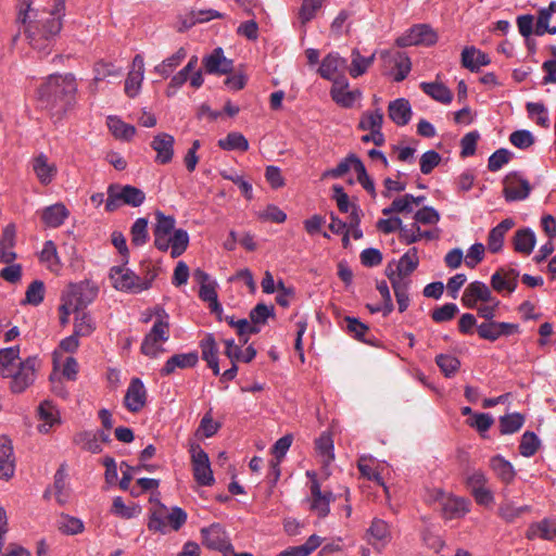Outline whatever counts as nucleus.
Wrapping results in <instances>:
<instances>
[{
    "instance_id": "1",
    "label": "nucleus",
    "mask_w": 556,
    "mask_h": 556,
    "mask_svg": "<svg viewBox=\"0 0 556 556\" xmlns=\"http://www.w3.org/2000/svg\"><path fill=\"white\" fill-rule=\"evenodd\" d=\"M65 1L54 0L50 10H24L17 12L16 22L23 27L29 45L43 54H49L62 29Z\"/></svg>"
},
{
    "instance_id": "2",
    "label": "nucleus",
    "mask_w": 556,
    "mask_h": 556,
    "mask_svg": "<svg viewBox=\"0 0 556 556\" xmlns=\"http://www.w3.org/2000/svg\"><path fill=\"white\" fill-rule=\"evenodd\" d=\"M76 79L72 74L51 75L38 90L39 100L61 118L75 103Z\"/></svg>"
},
{
    "instance_id": "3",
    "label": "nucleus",
    "mask_w": 556,
    "mask_h": 556,
    "mask_svg": "<svg viewBox=\"0 0 556 556\" xmlns=\"http://www.w3.org/2000/svg\"><path fill=\"white\" fill-rule=\"evenodd\" d=\"M152 506L149 509L148 529L152 532L167 534L179 531L186 523L188 515L178 507H167L157 498L150 500Z\"/></svg>"
},
{
    "instance_id": "4",
    "label": "nucleus",
    "mask_w": 556,
    "mask_h": 556,
    "mask_svg": "<svg viewBox=\"0 0 556 556\" xmlns=\"http://www.w3.org/2000/svg\"><path fill=\"white\" fill-rule=\"evenodd\" d=\"M155 319L140 346L143 355L156 358L165 352L163 344L169 339V316L161 306H155Z\"/></svg>"
},
{
    "instance_id": "5",
    "label": "nucleus",
    "mask_w": 556,
    "mask_h": 556,
    "mask_svg": "<svg viewBox=\"0 0 556 556\" xmlns=\"http://www.w3.org/2000/svg\"><path fill=\"white\" fill-rule=\"evenodd\" d=\"M157 273L148 266L143 277L124 266H114L110 269V279L113 287L127 293H140L151 288Z\"/></svg>"
},
{
    "instance_id": "6",
    "label": "nucleus",
    "mask_w": 556,
    "mask_h": 556,
    "mask_svg": "<svg viewBox=\"0 0 556 556\" xmlns=\"http://www.w3.org/2000/svg\"><path fill=\"white\" fill-rule=\"evenodd\" d=\"M40 361L36 356H29L18 361L12 368L3 370L2 378L9 380V389L12 393L18 394L26 391L36 380Z\"/></svg>"
},
{
    "instance_id": "7",
    "label": "nucleus",
    "mask_w": 556,
    "mask_h": 556,
    "mask_svg": "<svg viewBox=\"0 0 556 556\" xmlns=\"http://www.w3.org/2000/svg\"><path fill=\"white\" fill-rule=\"evenodd\" d=\"M144 200L146 194L141 189L130 185L121 186L113 184L108 188L105 210L108 212H113L123 204L138 207L144 202Z\"/></svg>"
},
{
    "instance_id": "8",
    "label": "nucleus",
    "mask_w": 556,
    "mask_h": 556,
    "mask_svg": "<svg viewBox=\"0 0 556 556\" xmlns=\"http://www.w3.org/2000/svg\"><path fill=\"white\" fill-rule=\"evenodd\" d=\"M97 293V289L88 283H74L70 285L63 293L62 302L78 313L94 300Z\"/></svg>"
},
{
    "instance_id": "9",
    "label": "nucleus",
    "mask_w": 556,
    "mask_h": 556,
    "mask_svg": "<svg viewBox=\"0 0 556 556\" xmlns=\"http://www.w3.org/2000/svg\"><path fill=\"white\" fill-rule=\"evenodd\" d=\"M438 41L434 29L427 24H417L410 27L405 34L397 37L396 46L401 48L410 46H433Z\"/></svg>"
},
{
    "instance_id": "10",
    "label": "nucleus",
    "mask_w": 556,
    "mask_h": 556,
    "mask_svg": "<svg viewBox=\"0 0 556 556\" xmlns=\"http://www.w3.org/2000/svg\"><path fill=\"white\" fill-rule=\"evenodd\" d=\"M306 475L311 478V495L307 498L309 509L318 517L325 518L330 511L329 506L334 501V495L331 491H321L315 472L307 471Z\"/></svg>"
},
{
    "instance_id": "11",
    "label": "nucleus",
    "mask_w": 556,
    "mask_h": 556,
    "mask_svg": "<svg viewBox=\"0 0 556 556\" xmlns=\"http://www.w3.org/2000/svg\"><path fill=\"white\" fill-rule=\"evenodd\" d=\"M190 453L195 481L201 485H212L215 480L207 453L199 444H192Z\"/></svg>"
},
{
    "instance_id": "12",
    "label": "nucleus",
    "mask_w": 556,
    "mask_h": 556,
    "mask_svg": "<svg viewBox=\"0 0 556 556\" xmlns=\"http://www.w3.org/2000/svg\"><path fill=\"white\" fill-rule=\"evenodd\" d=\"M519 279V271L513 267H500L491 276V287L497 293H513Z\"/></svg>"
},
{
    "instance_id": "13",
    "label": "nucleus",
    "mask_w": 556,
    "mask_h": 556,
    "mask_svg": "<svg viewBox=\"0 0 556 556\" xmlns=\"http://www.w3.org/2000/svg\"><path fill=\"white\" fill-rule=\"evenodd\" d=\"M518 325L505 321H488L478 326L477 331L481 339L496 341L503 336H510L518 332Z\"/></svg>"
},
{
    "instance_id": "14",
    "label": "nucleus",
    "mask_w": 556,
    "mask_h": 556,
    "mask_svg": "<svg viewBox=\"0 0 556 556\" xmlns=\"http://www.w3.org/2000/svg\"><path fill=\"white\" fill-rule=\"evenodd\" d=\"M203 544L210 549H216L225 553L230 549L231 544L226 535L224 528L219 523H213L201 530Z\"/></svg>"
},
{
    "instance_id": "15",
    "label": "nucleus",
    "mask_w": 556,
    "mask_h": 556,
    "mask_svg": "<svg viewBox=\"0 0 556 556\" xmlns=\"http://www.w3.org/2000/svg\"><path fill=\"white\" fill-rule=\"evenodd\" d=\"M365 539L376 549L381 551L391 541V530L388 522L375 518L366 531Z\"/></svg>"
},
{
    "instance_id": "16",
    "label": "nucleus",
    "mask_w": 556,
    "mask_h": 556,
    "mask_svg": "<svg viewBox=\"0 0 556 556\" xmlns=\"http://www.w3.org/2000/svg\"><path fill=\"white\" fill-rule=\"evenodd\" d=\"M493 301L491 289L482 281L470 282L462 296V303L467 308H475L478 302Z\"/></svg>"
},
{
    "instance_id": "17",
    "label": "nucleus",
    "mask_w": 556,
    "mask_h": 556,
    "mask_svg": "<svg viewBox=\"0 0 556 556\" xmlns=\"http://www.w3.org/2000/svg\"><path fill=\"white\" fill-rule=\"evenodd\" d=\"M143 78L144 61L141 54H136L132 60L131 68L125 80V93L130 98L137 97L140 92Z\"/></svg>"
},
{
    "instance_id": "18",
    "label": "nucleus",
    "mask_w": 556,
    "mask_h": 556,
    "mask_svg": "<svg viewBox=\"0 0 556 556\" xmlns=\"http://www.w3.org/2000/svg\"><path fill=\"white\" fill-rule=\"evenodd\" d=\"M147 401V390L143 382L139 378H132L125 397L124 404L131 413H137L142 409Z\"/></svg>"
},
{
    "instance_id": "19",
    "label": "nucleus",
    "mask_w": 556,
    "mask_h": 556,
    "mask_svg": "<svg viewBox=\"0 0 556 556\" xmlns=\"http://www.w3.org/2000/svg\"><path fill=\"white\" fill-rule=\"evenodd\" d=\"M530 184L517 174H509L504 180V195L507 201L525 200L530 193Z\"/></svg>"
},
{
    "instance_id": "20",
    "label": "nucleus",
    "mask_w": 556,
    "mask_h": 556,
    "mask_svg": "<svg viewBox=\"0 0 556 556\" xmlns=\"http://www.w3.org/2000/svg\"><path fill=\"white\" fill-rule=\"evenodd\" d=\"M349 83L344 77L334 79L330 94L332 100L342 108L353 106L356 99L361 97L358 90H349Z\"/></svg>"
},
{
    "instance_id": "21",
    "label": "nucleus",
    "mask_w": 556,
    "mask_h": 556,
    "mask_svg": "<svg viewBox=\"0 0 556 556\" xmlns=\"http://www.w3.org/2000/svg\"><path fill=\"white\" fill-rule=\"evenodd\" d=\"M175 139L166 132L157 134L152 142L151 148L156 152L155 162L159 164H167L174 156Z\"/></svg>"
},
{
    "instance_id": "22",
    "label": "nucleus",
    "mask_w": 556,
    "mask_h": 556,
    "mask_svg": "<svg viewBox=\"0 0 556 556\" xmlns=\"http://www.w3.org/2000/svg\"><path fill=\"white\" fill-rule=\"evenodd\" d=\"M31 168L39 182L45 186L51 184L58 173L55 163L50 162L43 153H39L31 160Z\"/></svg>"
},
{
    "instance_id": "23",
    "label": "nucleus",
    "mask_w": 556,
    "mask_h": 556,
    "mask_svg": "<svg viewBox=\"0 0 556 556\" xmlns=\"http://www.w3.org/2000/svg\"><path fill=\"white\" fill-rule=\"evenodd\" d=\"M203 66L208 74H228L232 71V61L224 55L222 48H216L213 52L203 58Z\"/></svg>"
},
{
    "instance_id": "24",
    "label": "nucleus",
    "mask_w": 556,
    "mask_h": 556,
    "mask_svg": "<svg viewBox=\"0 0 556 556\" xmlns=\"http://www.w3.org/2000/svg\"><path fill=\"white\" fill-rule=\"evenodd\" d=\"M15 471V459L11 440L0 437V479L9 480Z\"/></svg>"
},
{
    "instance_id": "25",
    "label": "nucleus",
    "mask_w": 556,
    "mask_h": 556,
    "mask_svg": "<svg viewBox=\"0 0 556 556\" xmlns=\"http://www.w3.org/2000/svg\"><path fill=\"white\" fill-rule=\"evenodd\" d=\"M16 243V229L14 224L7 225L0 237V262L3 264H11L16 258V253L13 251Z\"/></svg>"
},
{
    "instance_id": "26",
    "label": "nucleus",
    "mask_w": 556,
    "mask_h": 556,
    "mask_svg": "<svg viewBox=\"0 0 556 556\" xmlns=\"http://www.w3.org/2000/svg\"><path fill=\"white\" fill-rule=\"evenodd\" d=\"M38 418L41 421L37 429L41 433H48L52 427L60 424V414L51 401H43L38 407Z\"/></svg>"
},
{
    "instance_id": "27",
    "label": "nucleus",
    "mask_w": 556,
    "mask_h": 556,
    "mask_svg": "<svg viewBox=\"0 0 556 556\" xmlns=\"http://www.w3.org/2000/svg\"><path fill=\"white\" fill-rule=\"evenodd\" d=\"M526 536L529 540H556V518H545L541 521L532 522L526 532Z\"/></svg>"
},
{
    "instance_id": "28",
    "label": "nucleus",
    "mask_w": 556,
    "mask_h": 556,
    "mask_svg": "<svg viewBox=\"0 0 556 556\" xmlns=\"http://www.w3.org/2000/svg\"><path fill=\"white\" fill-rule=\"evenodd\" d=\"M469 506L468 500L448 494L440 507L445 518L455 519L464 517L469 511Z\"/></svg>"
},
{
    "instance_id": "29",
    "label": "nucleus",
    "mask_w": 556,
    "mask_h": 556,
    "mask_svg": "<svg viewBox=\"0 0 556 556\" xmlns=\"http://www.w3.org/2000/svg\"><path fill=\"white\" fill-rule=\"evenodd\" d=\"M199 356L197 352L175 354L169 357L163 368L161 369V376L172 375L176 368H191L198 363Z\"/></svg>"
},
{
    "instance_id": "30",
    "label": "nucleus",
    "mask_w": 556,
    "mask_h": 556,
    "mask_svg": "<svg viewBox=\"0 0 556 556\" xmlns=\"http://www.w3.org/2000/svg\"><path fill=\"white\" fill-rule=\"evenodd\" d=\"M348 62L339 53L331 52L327 54L318 68V73L325 79L332 80L334 75L346 68Z\"/></svg>"
},
{
    "instance_id": "31",
    "label": "nucleus",
    "mask_w": 556,
    "mask_h": 556,
    "mask_svg": "<svg viewBox=\"0 0 556 556\" xmlns=\"http://www.w3.org/2000/svg\"><path fill=\"white\" fill-rule=\"evenodd\" d=\"M514 225L515 223L511 218H505L490 230L488 236V249L490 252L497 253L502 250L505 235Z\"/></svg>"
},
{
    "instance_id": "32",
    "label": "nucleus",
    "mask_w": 556,
    "mask_h": 556,
    "mask_svg": "<svg viewBox=\"0 0 556 556\" xmlns=\"http://www.w3.org/2000/svg\"><path fill=\"white\" fill-rule=\"evenodd\" d=\"M388 111L389 117L399 126L408 124L412 118L410 104L408 100L404 98L390 102Z\"/></svg>"
},
{
    "instance_id": "33",
    "label": "nucleus",
    "mask_w": 556,
    "mask_h": 556,
    "mask_svg": "<svg viewBox=\"0 0 556 556\" xmlns=\"http://www.w3.org/2000/svg\"><path fill=\"white\" fill-rule=\"evenodd\" d=\"M70 212L63 203L47 206L41 213V219L47 227H60L68 217Z\"/></svg>"
},
{
    "instance_id": "34",
    "label": "nucleus",
    "mask_w": 556,
    "mask_h": 556,
    "mask_svg": "<svg viewBox=\"0 0 556 556\" xmlns=\"http://www.w3.org/2000/svg\"><path fill=\"white\" fill-rule=\"evenodd\" d=\"M536 237L530 228L518 229L513 238V245L516 252L530 255L535 247Z\"/></svg>"
},
{
    "instance_id": "35",
    "label": "nucleus",
    "mask_w": 556,
    "mask_h": 556,
    "mask_svg": "<svg viewBox=\"0 0 556 556\" xmlns=\"http://www.w3.org/2000/svg\"><path fill=\"white\" fill-rule=\"evenodd\" d=\"M490 63V58L475 47H466L462 52V65L471 72Z\"/></svg>"
},
{
    "instance_id": "36",
    "label": "nucleus",
    "mask_w": 556,
    "mask_h": 556,
    "mask_svg": "<svg viewBox=\"0 0 556 556\" xmlns=\"http://www.w3.org/2000/svg\"><path fill=\"white\" fill-rule=\"evenodd\" d=\"M202 358L207 363L215 376L219 375L218 348L212 334H207L200 343Z\"/></svg>"
},
{
    "instance_id": "37",
    "label": "nucleus",
    "mask_w": 556,
    "mask_h": 556,
    "mask_svg": "<svg viewBox=\"0 0 556 556\" xmlns=\"http://www.w3.org/2000/svg\"><path fill=\"white\" fill-rule=\"evenodd\" d=\"M418 250L417 248H412L402 255L396 266V273L393 271L391 275L404 280L418 267Z\"/></svg>"
},
{
    "instance_id": "38",
    "label": "nucleus",
    "mask_w": 556,
    "mask_h": 556,
    "mask_svg": "<svg viewBox=\"0 0 556 556\" xmlns=\"http://www.w3.org/2000/svg\"><path fill=\"white\" fill-rule=\"evenodd\" d=\"M106 125L112 135L119 140L129 141L136 134L135 126L123 122L117 116H109Z\"/></svg>"
},
{
    "instance_id": "39",
    "label": "nucleus",
    "mask_w": 556,
    "mask_h": 556,
    "mask_svg": "<svg viewBox=\"0 0 556 556\" xmlns=\"http://www.w3.org/2000/svg\"><path fill=\"white\" fill-rule=\"evenodd\" d=\"M199 296L202 301L208 303L211 312L214 313L219 320H222L223 307L218 302L216 283L211 282L208 285L200 286Z\"/></svg>"
},
{
    "instance_id": "40",
    "label": "nucleus",
    "mask_w": 556,
    "mask_h": 556,
    "mask_svg": "<svg viewBox=\"0 0 556 556\" xmlns=\"http://www.w3.org/2000/svg\"><path fill=\"white\" fill-rule=\"evenodd\" d=\"M421 90L433 100L448 104L453 99L452 91L442 83H421Z\"/></svg>"
},
{
    "instance_id": "41",
    "label": "nucleus",
    "mask_w": 556,
    "mask_h": 556,
    "mask_svg": "<svg viewBox=\"0 0 556 556\" xmlns=\"http://www.w3.org/2000/svg\"><path fill=\"white\" fill-rule=\"evenodd\" d=\"M325 1L326 0H302L296 15L301 27H305L307 23L316 17L317 12L321 9Z\"/></svg>"
},
{
    "instance_id": "42",
    "label": "nucleus",
    "mask_w": 556,
    "mask_h": 556,
    "mask_svg": "<svg viewBox=\"0 0 556 556\" xmlns=\"http://www.w3.org/2000/svg\"><path fill=\"white\" fill-rule=\"evenodd\" d=\"M381 56L382 58H389V56L392 58V61L394 62L395 70H396L395 75H394L395 81H402L407 77V75L409 74V72L412 70V63H410L409 58L405 53L396 52L395 54L391 55L390 52L383 51V52H381Z\"/></svg>"
},
{
    "instance_id": "43",
    "label": "nucleus",
    "mask_w": 556,
    "mask_h": 556,
    "mask_svg": "<svg viewBox=\"0 0 556 556\" xmlns=\"http://www.w3.org/2000/svg\"><path fill=\"white\" fill-rule=\"evenodd\" d=\"M375 61V53L368 58L363 56L357 49H353L351 53V65L349 73L356 78L367 72Z\"/></svg>"
},
{
    "instance_id": "44",
    "label": "nucleus",
    "mask_w": 556,
    "mask_h": 556,
    "mask_svg": "<svg viewBox=\"0 0 556 556\" xmlns=\"http://www.w3.org/2000/svg\"><path fill=\"white\" fill-rule=\"evenodd\" d=\"M187 51L185 48H179L174 54L166 58L162 63L154 67V72L162 77H168L173 71L185 60Z\"/></svg>"
},
{
    "instance_id": "45",
    "label": "nucleus",
    "mask_w": 556,
    "mask_h": 556,
    "mask_svg": "<svg viewBox=\"0 0 556 556\" xmlns=\"http://www.w3.org/2000/svg\"><path fill=\"white\" fill-rule=\"evenodd\" d=\"M389 279L394 290L399 311L403 313L409 305L408 282L395 277L394 275H389Z\"/></svg>"
},
{
    "instance_id": "46",
    "label": "nucleus",
    "mask_w": 556,
    "mask_h": 556,
    "mask_svg": "<svg viewBox=\"0 0 556 556\" xmlns=\"http://www.w3.org/2000/svg\"><path fill=\"white\" fill-rule=\"evenodd\" d=\"M490 466L495 472V475L505 483H509L515 478V470L513 465L497 455L491 458Z\"/></svg>"
},
{
    "instance_id": "47",
    "label": "nucleus",
    "mask_w": 556,
    "mask_h": 556,
    "mask_svg": "<svg viewBox=\"0 0 556 556\" xmlns=\"http://www.w3.org/2000/svg\"><path fill=\"white\" fill-rule=\"evenodd\" d=\"M321 544V538L312 534L307 541L299 546L289 547L277 556H308Z\"/></svg>"
},
{
    "instance_id": "48",
    "label": "nucleus",
    "mask_w": 556,
    "mask_h": 556,
    "mask_svg": "<svg viewBox=\"0 0 556 556\" xmlns=\"http://www.w3.org/2000/svg\"><path fill=\"white\" fill-rule=\"evenodd\" d=\"M225 320L228 323L229 326L236 329L243 344L248 342L250 334H255L260 332V327L251 325V323L248 319L236 320L233 316H226Z\"/></svg>"
},
{
    "instance_id": "49",
    "label": "nucleus",
    "mask_w": 556,
    "mask_h": 556,
    "mask_svg": "<svg viewBox=\"0 0 556 556\" xmlns=\"http://www.w3.org/2000/svg\"><path fill=\"white\" fill-rule=\"evenodd\" d=\"M218 147L226 151H247L249 149V142L242 134L232 131L224 139L218 140Z\"/></svg>"
},
{
    "instance_id": "50",
    "label": "nucleus",
    "mask_w": 556,
    "mask_h": 556,
    "mask_svg": "<svg viewBox=\"0 0 556 556\" xmlns=\"http://www.w3.org/2000/svg\"><path fill=\"white\" fill-rule=\"evenodd\" d=\"M66 473L64 466H61L54 475V495L59 504L64 505L68 502L70 490L66 484Z\"/></svg>"
},
{
    "instance_id": "51",
    "label": "nucleus",
    "mask_w": 556,
    "mask_h": 556,
    "mask_svg": "<svg viewBox=\"0 0 556 556\" xmlns=\"http://www.w3.org/2000/svg\"><path fill=\"white\" fill-rule=\"evenodd\" d=\"M525 417L520 413L507 414L500 417V430L502 434H513L521 429Z\"/></svg>"
},
{
    "instance_id": "52",
    "label": "nucleus",
    "mask_w": 556,
    "mask_h": 556,
    "mask_svg": "<svg viewBox=\"0 0 556 556\" xmlns=\"http://www.w3.org/2000/svg\"><path fill=\"white\" fill-rule=\"evenodd\" d=\"M383 124V113L381 109L367 111L362 115L358 127L362 130H381Z\"/></svg>"
},
{
    "instance_id": "53",
    "label": "nucleus",
    "mask_w": 556,
    "mask_h": 556,
    "mask_svg": "<svg viewBox=\"0 0 556 556\" xmlns=\"http://www.w3.org/2000/svg\"><path fill=\"white\" fill-rule=\"evenodd\" d=\"M413 194H404L393 200L390 206L382 210V214L389 216L393 213H410L413 212Z\"/></svg>"
},
{
    "instance_id": "54",
    "label": "nucleus",
    "mask_w": 556,
    "mask_h": 556,
    "mask_svg": "<svg viewBox=\"0 0 556 556\" xmlns=\"http://www.w3.org/2000/svg\"><path fill=\"white\" fill-rule=\"evenodd\" d=\"M189 235L184 229H176L170 235V255L172 257L180 256L188 248Z\"/></svg>"
},
{
    "instance_id": "55",
    "label": "nucleus",
    "mask_w": 556,
    "mask_h": 556,
    "mask_svg": "<svg viewBox=\"0 0 556 556\" xmlns=\"http://www.w3.org/2000/svg\"><path fill=\"white\" fill-rule=\"evenodd\" d=\"M527 112L529 117L534 121L539 126L547 128L549 126L548 111L543 103L528 102Z\"/></svg>"
},
{
    "instance_id": "56",
    "label": "nucleus",
    "mask_w": 556,
    "mask_h": 556,
    "mask_svg": "<svg viewBox=\"0 0 556 556\" xmlns=\"http://www.w3.org/2000/svg\"><path fill=\"white\" fill-rule=\"evenodd\" d=\"M356 162L363 163L359 157L355 154L348 155L344 160H342L334 168L327 170L324 174V177L330 176L333 178H340L345 175L351 168L356 173Z\"/></svg>"
},
{
    "instance_id": "57",
    "label": "nucleus",
    "mask_w": 556,
    "mask_h": 556,
    "mask_svg": "<svg viewBox=\"0 0 556 556\" xmlns=\"http://www.w3.org/2000/svg\"><path fill=\"white\" fill-rule=\"evenodd\" d=\"M76 443L81 446V448L91 452V453H100L102 451V445L99 442L98 433L92 431H84L76 435Z\"/></svg>"
},
{
    "instance_id": "58",
    "label": "nucleus",
    "mask_w": 556,
    "mask_h": 556,
    "mask_svg": "<svg viewBox=\"0 0 556 556\" xmlns=\"http://www.w3.org/2000/svg\"><path fill=\"white\" fill-rule=\"evenodd\" d=\"M111 513L123 519H130L139 515L140 507L138 505L127 506L121 496L113 500Z\"/></svg>"
},
{
    "instance_id": "59",
    "label": "nucleus",
    "mask_w": 556,
    "mask_h": 556,
    "mask_svg": "<svg viewBox=\"0 0 556 556\" xmlns=\"http://www.w3.org/2000/svg\"><path fill=\"white\" fill-rule=\"evenodd\" d=\"M130 235L131 243L134 245H143L149 239L148 219L143 217L136 219V222L131 226Z\"/></svg>"
},
{
    "instance_id": "60",
    "label": "nucleus",
    "mask_w": 556,
    "mask_h": 556,
    "mask_svg": "<svg viewBox=\"0 0 556 556\" xmlns=\"http://www.w3.org/2000/svg\"><path fill=\"white\" fill-rule=\"evenodd\" d=\"M435 363L445 377L454 376L460 367V362L458 358L451 354L438 355L435 357Z\"/></svg>"
},
{
    "instance_id": "61",
    "label": "nucleus",
    "mask_w": 556,
    "mask_h": 556,
    "mask_svg": "<svg viewBox=\"0 0 556 556\" xmlns=\"http://www.w3.org/2000/svg\"><path fill=\"white\" fill-rule=\"evenodd\" d=\"M316 450L323 457L325 465H329L333 460V442L329 434L323 433L316 440Z\"/></svg>"
},
{
    "instance_id": "62",
    "label": "nucleus",
    "mask_w": 556,
    "mask_h": 556,
    "mask_svg": "<svg viewBox=\"0 0 556 556\" xmlns=\"http://www.w3.org/2000/svg\"><path fill=\"white\" fill-rule=\"evenodd\" d=\"M540 445V440L536 434L532 431H527L522 434L519 451L520 454L525 457L533 456Z\"/></svg>"
},
{
    "instance_id": "63",
    "label": "nucleus",
    "mask_w": 556,
    "mask_h": 556,
    "mask_svg": "<svg viewBox=\"0 0 556 556\" xmlns=\"http://www.w3.org/2000/svg\"><path fill=\"white\" fill-rule=\"evenodd\" d=\"M344 321L346 324V330L348 332L353 336L355 339L363 341V342H369V340L366 338V334L369 331V328L364 323L359 321L355 317H345Z\"/></svg>"
},
{
    "instance_id": "64",
    "label": "nucleus",
    "mask_w": 556,
    "mask_h": 556,
    "mask_svg": "<svg viewBox=\"0 0 556 556\" xmlns=\"http://www.w3.org/2000/svg\"><path fill=\"white\" fill-rule=\"evenodd\" d=\"M94 81L103 80L108 77H117L121 75V68L116 67L113 63L99 61L94 64Z\"/></svg>"
}]
</instances>
